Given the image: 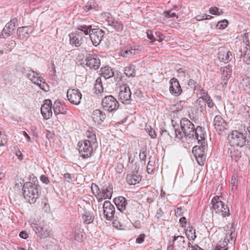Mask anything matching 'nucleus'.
Instances as JSON below:
<instances>
[{
    "label": "nucleus",
    "mask_w": 250,
    "mask_h": 250,
    "mask_svg": "<svg viewBox=\"0 0 250 250\" xmlns=\"http://www.w3.org/2000/svg\"><path fill=\"white\" fill-rule=\"evenodd\" d=\"M180 126L182 131L179 129L175 128L174 125V133H168V135L170 138H173L172 135H174L175 137L182 140L184 137L186 139H194L198 141H202L204 139V133L202 127L198 126L195 128L194 125L188 119L184 118L181 120Z\"/></svg>",
    "instance_id": "f257e3e1"
},
{
    "label": "nucleus",
    "mask_w": 250,
    "mask_h": 250,
    "mask_svg": "<svg viewBox=\"0 0 250 250\" xmlns=\"http://www.w3.org/2000/svg\"><path fill=\"white\" fill-rule=\"evenodd\" d=\"M24 197L30 204H34L38 198L37 186L31 182L24 183L22 188Z\"/></svg>",
    "instance_id": "f03ea898"
},
{
    "label": "nucleus",
    "mask_w": 250,
    "mask_h": 250,
    "mask_svg": "<svg viewBox=\"0 0 250 250\" xmlns=\"http://www.w3.org/2000/svg\"><path fill=\"white\" fill-rule=\"evenodd\" d=\"M228 139L231 146L242 147L246 143V137L243 133L237 130L232 131L228 136Z\"/></svg>",
    "instance_id": "7ed1b4c3"
},
{
    "label": "nucleus",
    "mask_w": 250,
    "mask_h": 250,
    "mask_svg": "<svg viewBox=\"0 0 250 250\" xmlns=\"http://www.w3.org/2000/svg\"><path fill=\"white\" fill-rule=\"evenodd\" d=\"M221 197H214L211 201L212 207L216 213H221L223 217L229 216L230 214L229 210L227 205L220 200Z\"/></svg>",
    "instance_id": "20e7f679"
},
{
    "label": "nucleus",
    "mask_w": 250,
    "mask_h": 250,
    "mask_svg": "<svg viewBox=\"0 0 250 250\" xmlns=\"http://www.w3.org/2000/svg\"><path fill=\"white\" fill-rule=\"evenodd\" d=\"M198 144H200L201 146H194L192 149V153L197 163L200 166H203L204 164V161L205 160L204 153L206 148L205 138L203 140L198 141Z\"/></svg>",
    "instance_id": "39448f33"
},
{
    "label": "nucleus",
    "mask_w": 250,
    "mask_h": 250,
    "mask_svg": "<svg viewBox=\"0 0 250 250\" xmlns=\"http://www.w3.org/2000/svg\"><path fill=\"white\" fill-rule=\"evenodd\" d=\"M118 99L122 104H130L132 101L131 92L129 87L125 84L121 85L119 87Z\"/></svg>",
    "instance_id": "423d86ee"
},
{
    "label": "nucleus",
    "mask_w": 250,
    "mask_h": 250,
    "mask_svg": "<svg viewBox=\"0 0 250 250\" xmlns=\"http://www.w3.org/2000/svg\"><path fill=\"white\" fill-rule=\"evenodd\" d=\"M248 33H245L243 36V45L241 49V58H243V61L247 64H250V42Z\"/></svg>",
    "instance_id": "0eeeda50"
},
{
    "label": "nucleus",
    "mask_w": 250,
    "mask_h": 250,
    "mask_svg": "<svg viewBox=\"0 0 250 250\" xmlns=\"http://www.w3.org/2000/svg\"><path fill=\"white\" fill-rule=\"evenodd\" d=\"M102 104L104 109L110 112L117 110L119 106L118 102L112 95L105 96L102 100Z\"/></svg>",
    "instance_id": "6e6552de"
},
{
    "label": "nucleus",
    "mask_w": 250,
    "mask_h": 250,
    "mask_svg": "<svg viewBox=\"0 0 250 250\" xmlns=\"http://www.w3.org/2000/svg\"><path fill=\"white\" fill-rule=\"evenodd\" d=\"M27 74L28 79L34 83L39 85L41 89L44 91L49 90L48 85L45 83L43 78L39 76L37 72L30 70H28Z\"/></svg>",
    "instance_id": "1a4fd4ad"
},
{
    "label": "nucleus",
    "mask_w": 250,
    "mask_h": 250,
    "mask_svg": "<svg viewBox=\"0 0 250 250\" xmlns=\"http://www.w3.org/2000/svg\"><path fill=\"white\" fill-rule=\"evenodd\" d=\"M79 151L83 158H87L91 156L93 148V145L88 141H83L78 143Z\"/></svg>",
    "instance_id": "9d476101"
},
{
    "label": "nucleus",
    "mask_w": 250,
    "mask_h": 250,
    "mask_svg": "<svg viewBox=\"0 0 250 250\" xmlns=\"http://www.w3.org/2000/svg\"><path fill=\"white\" fill-rule=\"evenodd\" d=\"M67 97L70 103L78 105L81 103L82 95L79 89H69L67 90Z\"/></svg>",
    "instance_id": "9b49d317"
},
{
    "label": "nucleus",
    "mask_w": 250,
    "mask_h": 250,
    "mask_svg": "<svg viewBox=\"0 0 250 250\" xmlns=\"http://www.w3.org/2000/svg\"><path fill=\"white\" fill-rule=\"evenodd\" d=\"M104 214L107 220H111L114 215L115 208L114 206L109 201H106L104 202L103 206Z\"/></svg>",
    "instance_id": "f8f14e48"
},
{
    "label": "nucleus",
    "mask_w": 250,
    "mask_h": 250,
    "mask_svg": "<svg viewBox=\"0 0 250 250\" xmlns=\"http://www.w3.org/2000/svg\"><path fill=\"white\" fill-rule=\"evenodd\" d=\"M114 202L119 210L125 214L126 215L129 214V212L127 209V201L125 197L123 196H119L115 198L114 199Z\"/></svg>",
    "instance_id": "ddd939ff"
},
{
    "label": "nucleus",
    "mask_w": 250,
    "mask_h": 250,
    "mask_svg": "<svg viewBox=\"0 0 250 250\" xmlns=\"http://www.w3.org/2000/svg\"><path fill=\"white\" fill-rule=\"evenodd\" d=\"M104 34V31L101 29H93L89 36L94 46H97L100 43Z\"/></svg>",
    "instance_id": "4468645a"
},
{
    "label": "nucleus",
    "mask_w": 250,
    "mask_h": 250,
    "mask_svg": "<svg viewBox=\"0 0 250 250\" xmlns=\"http://www.w3.org/2000/svg\"><path fill=\"white\" fill-rule=\"evenodd\" d=\"M85 62L86 66L94 69H98L101 64L99 58L95 54H89L85 59Z\"/></svg>",
    "instance_id": "2eb2a0df"
},
{
    "label": "nucleus",
    "mask_w": 250,
    "mask_h": 250,
    "mask_svg": "<svg viewBox=\"0 0 250 250\" xmlns=\"http://www.w3.org/2000/svg\"><path fill=\"white\" fill-rule=\"evenodd\" d=\"M52 107L51 101L49 99L45 100L41 108V113L45 119L47 120L52 116Z\"/></svg>",
    "instance_id": "dca6fc26"
},
{
    "label": "nucleus",
    "mask_w": 250,
    "mask_h": 250,
    "mask_svg": "<svg viewBox=\"0 0 250 250\" xmlns=\"http://www.w3.org/2000/svg\"><path fill=\"white\" fill-rule=\"evenodd\" d=\"M33 230L41 238H45L50 235V231L47 226L34 224L32 226Z\"/></svg>",
    "instance_id": "f3484780"
},
{
    "label": "nucleus",
    "mask_w": 250,
    "mask_h": 250,
    "mask_svg": "<svg viewBox=\"0 0 250 250\" xmlns=\"http://www.w3.org/2000/svg\"><path fill=\"white\" fill-rule=\"evenodd\" d=\"M169 91L174 96H179L182 93V89L177 79L173 78L170 80Z\"/></svg>",
    "instance_id": "a211bd4d"
},
{
    "label": "nucleus",
    "mask_w": 250,
    "mask_h": 250,
    "mask_svg": "<svg viewBox=\"0 0 250 250\" xmlns=\"http://www.w3.org/2000/svg\"><path fill=\"white\" fill-rule=\"evenodd\" d=\"M70 43L75 46L79 47L83 43V34L81 32L76 31L75 33L70 34L69 35Z\"/></svg>",
    "instance_id": "6ab92c4d"
},
{
    "label": "nucleus",
    "mask_w": 250,
    "mask_h": 250,
    "mask_svg": "<svg viewBox=\"0 0 250 250\" xmlns=\"http://www.w3.org/2000/svg\"><path fill=\"white\" fill-rule=\"evenodd\" d=\"M218 58L220 61L228 63L232 60L233 56L231 52L224 47H221L219 50Z\"/></svg>",
    "instance_id": "aec40b11"
},
{
    "label": "nucleus",
    "mask_w": 250,
    "mask_h": 250,
    "mask_svg": "<svg viewBox=\"0 0 250 250\" xmlns=\"http://www.w3.org/2000/svg\"><path fill=\"white\" fill-rule=\"evenodd\" d=\"M213 125L218 131H223L228 127L226 121L219 115L216 116L214 118Z\"/></svg>",
    "instance_id": "412c9836"
},
{
    "label": "nucleus",
    "mask_w": 250,
    "mask_h": 250,
    "mask_svg": "<svg viewBox=\"0 0 250 250\" xmlns=\"http://www.w3.org/2000/svg\"><path fill=\"white\" fill-rule=\"evenodd\" d=\"M142 179V176L138 173L137 170L132 171L126 176L127 183L130 185H135L139 183Z\"/></svg>",
    "instance_id": "4be33fe9"
},
{
    "label": "nucleus",
    "mask_w": 250,
    "mask_h": 250,
    "mask_svg": "<svg viewBox=\"0 0 250 250\" xmlns=\"http://www.w3.org/2000/svg\"><path fill=\"white\" fill-rule=\"evenodd\" d=\"M107 29L111 32L117 31L121 32L123 29V24L120 21L113 20H108Z\"/></svg>",
    "instance_id": "5701e85b"
},
{
    "label": "nucleus",
    "mask_w": 250,
    "mask_h": 250,
    "mask_svg": "<svg viewBox=\"0 0 250 250\" xmlns=\"http://www.w3.org/2000/svg\"><path fill=\"white\" fill-rule=\"evenodd\" d=\"M92 118L95 122L101 124L106 118V115L102 110L95 109L92 112Z\"/></svg>",
    "instance_id": "b1692460"
},
{
    "label": "nucleus",
    "mask_w": 250,
    "mask_h": 250,
    "mask_svg": "<svg viewBox=\"0 0 250 250\" xmlns=\"http://www.w3.org/2000/svg\"><path fill=\"white\" fill-rule=\"evenodd\" d=\"M32 33V30L30 27L23 26L18 28L17 34L20 39L23 40L27 38Z\"/></svg>",
    "instance_id": "393cba45"
},
{
    "label": "nucleus",
    "mask_w": 250,
    "mask_h": 250,
    "mask_svg": "<svg viewBox=\"0 0 250 250\" xmlns=\"http://www.w3.org/2000/svg\"><path fill=\"white\" fill-rule=\"evenodd\" d=\"M52 108L54 110L55 114L58 115L59 114H66L67 111L64 108V106L58 101H56L52 104Z\"/></svg>",
    "instance_id": "a878e982"
},
{
    "label": "nucleus",
    "mask_w": 250,
    "mask_h": 250,
    "mask_svg": "<svg viewBox=\"0 0 250 250\" xmlns=\"http://www.w3.org/2000/svg\"><path fill=\"white\" fill-rule=\"evenodd\" d=\"M113 193L112 186L110 184H105L101 189V193L104 199H111Z\"/></svg>",
    "instance_id": "bb28decb"
},
{
    "label": "nucleus",
    "mask_w": 250,
    "mask_h": 250,
    "mask_svg": "<svg viewBox=\"0 0 250 250\" xmlns=\"http://www.w3.org/2000/svg\"><path fill=\"white\" fill-rule=\"evenodd\" d=\"M221 70L222 71V78L224 82V84L226 85L232 73L231 66L228 64L225 67H221Z\"/></svg>",
    "instance_id": "cd10ccee"
},
{
    "label": "nucleus",
    "mask_w": 250,
    "mask_h": 250,
    "mask_svg": "<svg viewBox=\"0 0 250 250\" xmlns=\"http://www.w3.org/2000/svg\"><path fill=\"white\" fill-rule=\"evenodd\" d=\"M96 131L91 128H89L86 131L85 135L88 139L85 141H88L92 145H94L97 143Z\"/></svg>",
    "instance_id": "c85d7f7f"
},
{
    "label": "nucleus",
    "mask_w": 250,
    "mask_h": 250,
    "mask_svg": "<svg viewBox=\"0 0 250 250\" xmlns=\"http://www.w3.org/2000/svg\"><path fill=\"white\" fill-rule=\"evenodd\" d=\"M100 71L102 76L103 77L104 79L111 78L114 75L112 69L108 66L101 68Z\"/></svg>",
    "instance_id": "c756f323"
},
{
    "label": "nucleus",
    "mask_w": 250,
    "mask_h": 250,
    "mask_svg": "<svg viewBox=\"0 0 250 250\" xmlns=\"http://www.w3.org/2000/svg\"><path fill=\"white\" fill-rule=\"evenodd\" d=\"M82 218L84 224H89L94 220L95 216L92 212L87 211L83 214Z\"/></svg>",
    "instance_id": "7c9ffc66"
},
{
    "label": "nucleus",
    "mask_w": 250,
    "mask_h": 250,
    "mask_svg": "<svg viewBox=\"0 0 250 250\" xmlns=\"http://www.w3.org/2000/svg\"><path fill=\"white\" fill-rule=\"evenodd\" d=\"M73 233L76 240L78 242H82L83 241L84 233L81 229L75 228L73 230Z\"/></svg>",
    "instance_id": "2f4dec72"
},
{
    "label": "nucleus",
    "mask_w": 250,
    "mask_h": 250,
    "mask_svg": "<svg viewBox=\"0 0 250 250\" xmlns=\"http://www.w3.org/2000/svg\"><path fill=\"white\" fill-rule=\"evenodd\" d=\"M95 93L97 94H101L104 92V87L102 82L101 78H98L95 83Z\"/></svg>",
    "instance_id": "473e14b6"
},
{
    "label": "nucleus",
    "mask_w": 250,
    "mask_h": 250,
    "mask_svg": "<svg viewBox=\"0 0 250 250\" xmlns=\"http://www.w3.org/2000/svg\"><path fill=\"white\" fill-rule=\"evenodd\" d=\"M138 52V49L133 48L132 47H127L125 50H123L121 51V55L124 57H128L132 55H134Z\"/></svg>",
    "instance_id": "72a5a7b5"
},
{
    "label": "nucleus",
    "mask_w": 250,
    "mask_h": 250,
    "mask_svg": "<svg viewBox=\"0 0 250 250\" xmlns=\"http://www.w3.org/2000/svg\"><path fill=\"white\" fill-rule=\"evenodd\" d=\"M173 241H177L178 243V245L181 250L185 249L186 247V244L185 240V238L181 235L177 236H174Z\"/></svg>",
    "instance_id": "f704fd0d"
},
{
    "label": "nucleus",
    "mask_w": 250,
    "mask_h": 250,
    "mask_svg": "<svg viewBox=\"0 0 250 250\" xmlns=\"http://www.w3.org/2000/svg\"><path fill=\"white\" fill-rule=\"evenodd\" d=\"M124 73L127 77H134L135 76V66L130 65L124 69Z\"/></svg>",
    "instance_id": "c9c22d12"
},
{
    "label": "nucleus",
    "mask_w": 250,
    "mask_h": 250,
    "mask_svg": "<svg viewBox=\"0 0 250 250\" xmlns=\"http://www.w3.org/2000/svg\"><path fill=\"white\" fill-rule=\"evenodd\" d=\"M92 29L91 25H80L78 27V31L83 33L85 35H88L91 33Z\"/></svg>",
    "instance_id": "e433bc0d"
},
{
    "label": "nucleus",
    "mask_w": 250,
    "mask_h": 250,
    "mask_svg": "<svg viewBox=\"0 0 250 250\" xmlns=\"http://www.w3.org/2000/svg\"><path fill=\"white\" fill-rule=\"evenodd\" d=\"M13 31L7 23L2 30L1 33L0 34V37L2 38H6L10 36L11 31Z\"/></svg>",
    "instance_id": "4c0bfd02"
},
{
    "label": "nucleus",
    "mask_w": 250,
    "mask_h": 250,
    "mask_svg": "<svg viewBox=\"0 0 250 250\" xmlns=\"http://www.w3.org/2000/svg\"><path fill=\"white\" fill-rule=\"evenodd\" d=\"M229 156L231 158L232 160L236 162L241 158V152L238 150H230Z\"/></svg>",
    "instance_id": "58836bf2"
},
{
    "label": "nucleus",
    "mask_w": 250,
    "mask_h": 250,
    "mask_svg": "<svg viewBox=\"0 0 250 250\" xmlns=\"http://www.w3.org/2000/svg\"><path fill=\"white\" fill-rule=\"evenodd\" d=\"M186 235L189 240H194L196 238L195 230L192 227L189 226L187 229Z\"/></svg>",
    "instance_id": "ea45409f"
},
{
    "label": "nucleus",
    "mask_w": 250,
    "mask_h": 250,
    "mask_svg": "<svg viewBox=\"0 0 250 250\" xmlns=\"http://www.w3.org/2000/svg\"><path fill=\"white\" fill-rule=\"evenodd\" d=\"M98 7V4L94 1H88L83 7V9L85 12H88L92 9H95Z\"/></svg>",
    "instance_id": "a19ab883"
},
{
    "label": "nucleus",
    "mask_w": 250,
    "mask_h": 250,
    "mask_svg": "<svg viewBox=\"0 0 250 250\" xmlns=\"http://www.w3.org/2000/svg\"><path fill=\"white\" fill-rule=\"evenodd\" d=\"M91 190L92 193L97 196L98 195H101V190H100L98 185L95 183H92L91 186Z\"/></svg>",
    "instance_id": "79ce46f5"
},
{
    "label": "nucleus",
    "mask_w": 250,
    "mask_h": 250,
    "mask_svg": "<svg viewBox=\"0 0 250 250\" xmlns=\"http://www.w3.org/2000/svg\"><path fill=\"white\" fill-rule=\"evenodd\" d=\"M155 162L153 161H149L147 166V172L148 174H151L155 169Z\"/></svg>",
    "instance_id": "37998d69"
},
{
    "label": "nucleus",
    "mask_w": 250,
    "mask_h": 250,
    "mask_svg": "<svg viewBox=\"0 0 250 250\" xmlns=\"http://www.w3.org/2000/svg\"><path fill=\"white\" fill-rule=\"evenodd\" d=\"M209 13L214 15H220L222 14L223 12L217 7H213L209 9Z\"/></svg>",
    "instance_id": "c03bdc74"
},
{
    "label": "nucleus",
    "mask_w": 250,
    "mask_h": 250,
    "mask_svg": "<svg viewBox=\"0 0 250 250\" xmlns=\"http://www.w3.org/2000/svg\"><path fill=\"white\" fill-rule=\"evenodd\" d=\"M228 24V21L227 20H223L220 21H219L216 26L218 29H223L225 28Z\"/></svg>",
    "instance_id": "a18cd8bd"
},
{
    "label": "nucleus",
    "mask_w": 250,
    "mask_h": 250,
    "mask_svg": "<svg viewBox=\"0 0 250 250\" xmlns=\"http://www.w3.org/2000/svg\"><path fill=\"white\" fill-rule=\"evenodd\" d=\"M164 15L167 18H178V16L176 15L173 10H170L165 12Z\"/></svg>",
    "instance_id": "49530a36"
},
{
    "label": "nucleus",
    "mask_w": 250,
    "mask_h": 250,
    "mask_svg": "<svg viewBox=\"0 0 250 250\" xmlns=\"http://www.w3.org/2000/svg\"><path fill=\"white\" fill-rule=\"evenodd\" d=\"M185 103V101H180L174 105V109L178 111H181L183 108Z\"/></svg>",
    "instance_id": "de8ad7c7"
},
{
    "label": "nucleus",
    "mask_w": 250,
    "mask_h": 250,
    "mask_svg": "<svg viewBox=\"0 0 250 250\" xmlns=\"http://www.w3.org/2000/svg\"><path fill=\"white\" fill-rule=\"evenodd\" d=\"M146 148L145 147L142 148L140 151L139 158L141 161H146Z\"/></svg>",
    "instance_id": "09e8293b"
},
{
    "label": "nucleus",
    "mask_w": 250,
    "mask_h": 250,
    "mask_svg": "<svg viewBox=\"0 0 250 250\" xmlns=\"http://www.w3.org/2000/svg\"><path fill=\"white\" fill-rule=\"evenodd\" d=\"M204 101V105H205L206 104H207L208 105V106L209 108H212L214 106V104L209 96H208L207 98H205Z\"/></svg>",
    "instance_id": "8fccbe9b"
},
{
    "label": "nucleus",
    "mask_w": 250,
    "mask_h": 250,
    "mask_svg": "<svg viewBox=\"0 0 250 250\" xmlns=\"http://www.w3.org/2000/svg\"><path fill=\"white\" fill-rule=\"evenodd\" d=\"M235 237V233L231 231L229 234L226 235L225 238V242L227 244L228 242H229L230 240H232Z\"/></svg>",
    "instance_id": "3c124183"
},
{
    "label": "nucleus",
    "mask_w": 250,
    "mask_h": 250,
    "mask_svg": "<svg viewBox=\"0 0 250 250\" xmlns=\"http://www.w3.org/2000/svg\"><path fill=\"white\" fill-rule=\"evenodd\" d=\"M146 131L152 139H155L156 137L155 131L152 128H147Z\"/></svg>",
    "instance_id": "603ef678"
},
{
    "label": "nucleus",
    "mask_w": 250,
    "mask_h": 250,
    "mask_svg": "<svg viewBox=\"0 0 250 250\" xmlns=\"http://www.w3.org/2000/svg\"><path fill=\"white\" fill-rule=\"evenodd\" d=\"M18 22V20L16 18L13 19L11 20L8 23H7L8 25H9V27L12 29L14 30L15 26Z\"/></svg>",
    "instance_id": "864d4df0"
},
{
    "label": "nucleus",
    "mask_w": 250,
    "mask_h": 250,
    "mask_svg": "<svg viewBox=\"0 0 250 250\" xmlns=\"http://www.w3.org/2000/svg\"><path fill=\"white\" fill-rule=\"evenodd\" d=\"M198 95L200 96L199 97L203 98V100H205V98L209 96L208 93L203 89H201L199 90Z\"/></svg>",
    "instance_id": "5fc2aeb1"
},
{
    "label": "nucleus",
    "mask_w": 250,
    "mask_h": 250,
    "mask_svg": "<svg viewBox=\"0 0 250 250\" xmlns=\"http://www.w3.org/2000/svg\"><path fill=\"white\" fill-rule=\"evenodd\" d=\"M156 41L161 42L164 39V36L160 32H156L155 33Z\"/></svg>",
    "instance_id": "6e6d98bb"
},
{
    "label": "nucleus",
    "mask_w": 250,
    "mask_h": 250,
    "mask_svg": "<svg viewBox=\"0 0 250 250\" xmlns=\"http://www.w3.org/2000/svg\"><path fill=\"white\" fill-rule=\"evenodd\" d=\"M16 43L14 41H11L9 42L6 47V51H11V50L15 46Z\"/></svg>",
    "instance_id": "4d7b16f0"
},
{
    "label": "nucleus",
    "mask_w": 250,
    "mask_h": 250,
    "mask_svg": "<svg viewBox=\"0 0 250 250\" xmlns=\"http://www.w3.org/2000/svg\"><path fill=\"white\" fill-rule=\"evenodd\" d=\"M191 243L188 242V250H204L201 249L199 246L197 245H190Z\"/></svg>",
    "instance_id": "13d9d810"
},
{
    "label": "nucleus",
    "mask_w": 250,
    "mask_h": 250,
    "mask_svg": "<svg viewBox=\"0 0 250 250\" xmlns=\"http://www.w3.org/2000/svg\"><path fill=\"white\" fill-rule=\"evenodd\" d=\"M147 38L150 40L151 42H154L156 41V39L155 38L154 36L152 34L150 31L147 32Z\"/></svg>",
    "instance_id": "bf43d9fd"
},
{
    "label": "nucleus",
    "mask_w": 250,
    "mask_h": 250,
    "mask_svg": "<svg viewBox=\"0 0 250 250\" xmlns=\"http://www.w3.org/2000/svg\"><path fill=\"white\" fill-rule=\"evenodd\" d=\"M146 235L145 234H141L136 239V242L137 243L141 244L145 240Z\"/></svg>",
    "instance_id": "052dcab7"
},
{
    "label": "nucleus",
    "mask_w": 250,
    "mask_h": 250,
    "mask_svg": "<svg viewBox=\"0 0 250 250\" xmlns=\"http://www.w3.org/2000/svg\"><path fill=\"white\" fill-rule=\"evenodd\" d=\"M40 180L42 181V183L46 185H47L49 183V180L48 177L44 175H42L41 176Z\"/></svg>",
    "instance_id": "680f3d73"
},
{
    "label": "nucleus",
    "mask_w": 250,
    "mask_h": 250,
    "mask_svg": "<svg viewBox=\"0 0 250 250\" xmlns=\"http://www.w3.org/2000/svg\"><path fill=\"white\" fill-rule=\"evenodd\" d=\"M178 76L179 77L185 78L186 73L184 70L183 68H179L177 70Z\"/></svg>",
    "instance_id": "e2e57ef3"
},
{
    "label": "nucleus",
    "mask_w": 250,
    "mask_h": 250,
    "mask_svg": "<svg viewBox=\"0 0 250 250\" xmlns=\"http://www.w3.org/2000/svg\"><path fill=\"white\" fill-rule=\"evenodd\" d=\"M196 103L201 106V108L204 105L205 101L203 100V98L199 97V98L197 100Z\"/></svg>",
    "instance_id": "0e129e2a"
},
{
    "label": "nucleus",
    "mask_w": 250,
    "mask_h": 250,
    "mask_svg": "<svg viewBox=\"0 0 250 250\" xmlns=\"http://www.w3.org/2000/svg\"><path fill=\"white\" fill-rule=\"evenodd\" d=\"M20 236L23 239H26L28 237V234L25 231H22L20 233Z\"/></svg>",
    "instance_id": "69168bd1"
},
{
    "label": "nucleus",
    "mask_w": 250,
    "mask_h": 250,
    "mask_svg": "<svg viewBox=\"0 0 250 250\" xmlns=\"http://www.w3.org/2000/svg\"><path fill=\"white\" fill-rule=\"evenodd\" d=\"M175 214L177 215V216H181L183 212V209L182 208H178L176 210H175Z\"/></svg>",
    "instance_id": "338daca9"
},
{
    "label": "nucleus",
    "mask_w": 250,
    "mask_h": 250,
    "mask_svg": "<svg viewBox=\"0 0 250 250\" xmlns=\"http://www.w3.org/2000/svg\"><path fill=\"white\" fill-rule=\"evenodd\" d=\"M236 182H237L236 178L234 176H233L231 179V184L232 185V189H233V187L235 186Z\"/></svg>",
    "instance_id": "774afa93"
}]
</instances>
